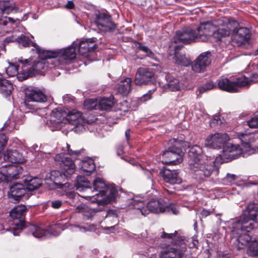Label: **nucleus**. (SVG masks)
<instances>
[{"label":"nucleus","instance_id":"1","mask_svg":"<svg viewBox=\"0 0 258 258\" xmlns=\"http://www.w3.org/2000/svg\"><path fill=\"white\" fill-rule=\"evenodd\" d=\"M91 183L85 176L80 175L77 177L75 184L77 190L81 192L87 191V193H89V191L92 193L96 192L94 195L83 194L81 195V197L85 199L89 198L91 203H97L99 205L107 204L109 202L103 197L105 196L108 187L104 181L99 177L95 179L93 182L94 190H91Z\"/></svg>","mask_w":258,"mask_h":258},{"label":"nucleus","instance_id":"2","mask_svg":"<svg viewBox=\"0 0 258 258\" xmlns=\"http://www.w3.org/2000/svg\"><path fill=\"white\" fill-rule=\"evenodd\" d=\"M161 237L168 239L173 246L163 248L159 253V258L183 257L187 249L186 241L184 236L179 235L178 232L175 231L173 233L163 232Z\"/></svg>","mask_w":258,"mask_h":258},{"label":"nucleus","instance_id":"3","mask_svg":"<svg viewBox=\"0 0 258 258\" xmlns=\"http://www.w3.org/2000/svg\"><path fill=\"white\" fill-rule=\"evenodd\" d=\"M202 152V149L198 145L192 146L188 151L189 168L196 178L200 179L209 177L213 170L212 166L206 163L201 154Z\"/></svg>","mask_w":258,"mask_h":258},{"label":"nucleus","instance_id":"4","mask_svg":"<svg viewBox=\"0 0 258 258\" xmlns=\"http://www.w3.org/2000/svg\"><path fill=\"white\" fill-rule=\"evenodd\" d=\"M258 208L253 203L249 204L239 219L233 223L232 234H238L239 232H250L254 227L257 216Z\"/></svg>","mask_w":258,"mask_h":258},{"label":"nucleus","instance_id":"5","mask_svg":"<svg viewBox=\"0 0 258 258\" xmlns=\"http://www.w3.org/2000/svg\"><path fill=\"white\" fill-rule=\"evenodd\" d=\"M258 80V74H253L250 77L245 76L238 78L236 81L232 82L226 78L221 77L217 81L218 87L221 90L230 93L238 91L240 87H244L250 85Z\"/></svg>","mask_w":258,"mask_h":258},{"label":"nucleus","instance_id":"6","mask_svg":"<svg viewBox=\"0 0 258 258\" xmlns=\"http://www.w3.org/2000/svg\"><path fill=\"white\" fill-rule=\"evenodd\" d=\"M170 142L171 144L174 143L175 145L164 152L162 154V158L164 160L163 162L166 164L176 165L182 161L183 153L178 146L182 144L183 142L175 139L170 140Z\"/></svg>","mask_w":258,"mask_h":258},{"label":"nucleus","instance_id":"7","mask_svg":"<svg viewBox=\"0 0 258 258\" xmlns=\"http://www.w3.org/2000/svg\"><path fill=\"white\" fill-rule=\"evenodd\" d=\"M147 210L149 212L159 213L167 212L176 215L178 213V210L176 205L170 204L167 205L161 199H154L150 201L147 204Z\"/></svg>","mask_w":258,"mask_h":258},{"label":"nucleus","instance_id":"8","mask_svg":"<svg viewBox=\"0 0 258 258\" xmlns=\"http://www.w3.org/2000/svg\"><path fill=\"white\" fill-rule=\"evenodd\" d=\"M22 168L14 165H6L1 167L0 170V181L9 182L13 179L19 178Z\"/></svg>","mask_w":258,"mask_h":258},{"label":"nucleus","instance_id":"9","mask_svg":"<svg viewBox=\"0 0 258 258\" xmlns=\"http://www.w3.org/2000/svg\"><path fill=\"white\" fill-rule=\"evenodd\" d=\"M25 228L28 232V234H31L36 238H41L46 234V231L41 227L35 225L26 224L24 221L20 220L15 224L14 228V235H16L17 231Z\"/></svg>","mask_w":258,"mask_h":258},{"label":"nucleus","instance_id":"10","mask_svg":"<svg viewBox=\"0 0 258 258\" xmlns=\"http://www.w3.org/2000/svg\"><path fill=\"white\" fill-rule=\"evenodd\" d=\"M215 29V25L210 22L201 23L197 28L198 32H196L197 40L202 42L209 41L211 37H213Z\"/></svg>","mask_w":258,"mask_h":258},{"label":"nucleus","instance_id":"11","mask_svg":"<svg viewBox=\"0 0 258 258\" xmlns=\"http://www.w3.org/2000/svg\"><path fill=\"white\" fill-rule=\"evenodd\" d=\"M211 56L212 54L210 51L202 53L192 62V70L198 73L204 72L206 68L211 62Z\"/></svg>","mask_w":258,"mask_h":258},{"label":"nucleus","instance_id":"12","mask_svg":"<svg viewBox=\"0 0 258 258\" xmlns=\"http://www.w3.org/2000/svg\"><path fill=\"white\" fill-rule=\"evenodd\" d=\"M229 140L225 133H216L209 136L205 141V146L212 149H220Z\"/></svg>","mask_w":258,"mask_h":258},{"label":"nucleus","instance_id":"13","mask_svg":"<svg viewBox=\"0 0 258 258\" xmlns=\"http://www.w3.org/2000/svg\"><path fill=\"white\" fill-rule=\"evenodd\" d=\"M196 31L190 28L183 29L176 32L173 38L175 43L188 44L197 40Z\"/></svg>","mask_w":258,"mask_h":258},{"label":"nucleus","instance_id":"14","mask_svg":"<svg viewBox=\"0 0 258 258\" xmlns=\"http://www.w3.org/2000/svg\"><path fill=\"white\" fill-rule=\"evenodd\" d=\"M154 73L149 68H139L136 74L135 83L136 85L148 84L154 80Z\"/></svg>","mask_w":258,"mask_h":258},{"label":"nucleus","instance_id":"15","mask_svg":"<svg viewBox=\"0 0 258 258\" xmlns=\"http://www.w3.org/2000/svg\"><path fill=\"white\" fill-rule=\"evenodd\" d=\"M61 154L55 156V160L60 161L59 165L62 172L67 177L73 174L75 171V165L73 160L68 157H64Z\"/></svg>","mask_w":258,"mask_h":258},{"label":"nucleus","instance_id":"16","mask_svg":"<svg viewBox=\"0 0 258 258\" xmlns=\"http://www.w3.org/2000/svg\"><path fill=\"white\" fill-rule=\"evenodd\" d=\"M95 23L101 31H108L115 29V25L112 22L111 17L104 13H99L96 16Z\"/></svg>","mask_w":258,"mask_h":258},{"label":"nucleus","instance_id":"17","mask_svg":"<svg viewBox=\"0 0 258 258\" xmlns=\"http://www.w3.org/2000/svg\"><path fill=\"white\" fill-rule=\"evenodd\" d=\"M164 180L171 184H179L181 182V179L179 177L177 170H170L165 168L160 172Z\"/></svg>","mask_w":258,"mask_h":258},{"label":"nucleus","instance_id":"18","mask_svg":"<svg viewBox=\"0 0 258 258\" xmlns=\"http://www.w3.org/2000/svg\"><path fill=\"white\" fill-rule=\"evenodd\" d=\"M25 193V189L23 184L17 183L11 186L8 196L12 202L16 203L20 200Z\"/></svg>","mask_w":258,"mask_h":258},{"label":"nucleus","instance_id":"19","mask_svg":"<svg viewBox=\"0 0 258 258\" xmlns=\"http://www.w3.org/2000/svg\"><path fill=\"white\" fill-rule=\"evenodd\" d=\"M47 101L46 96L42 91L39 90L32 89L26 93L25 104L28 105V102L33 101L37 102H45Z\"/></svg>","mask_w":258,"mask_h":258},{"label":"nucleus","instance_id":"20","mask_svg":"<svg viewBox=\"0 0 258 258\" xmlns=\"http://www.w3.org/2000/svg\"><path fill=\"white\" fill-rule=\"evenodd\" d=\"M250 37V31L245 27L239 28L233 35V39L238 45H241L245 42H247Z\"/></svg>","mask_w":258,"mask_h":258},{"label":"nucleus","instance_id":"21","mask_svg":"<svg viewBox=\"0 0 258 258\" xmlns=\"http://www.w3.org/2000/svg\"><path fill=\"white\" fill-rule=\"evenodd\" d=\"M75 47H77L79 53L82 55H85L88 52L96 49L97 46L95 41L92 39H88L80 41L78 45L75 44Z\"/></svg>","mask_w":258,"mask_h":258},{"label":"nucleus","instance_id":"22","mask_svg":"<svg viewBox=\"0 0 258 258\" xmlns=\"http://www.w3.org/2000/svg\"><path fill=\"white\" fill-rule=\"evenodd\" d=\"M4 158L13 163H22L25 161L22 154L16 150H8L4 154Z\"/></svg>","mask_w":258,"mask_h":258},{"label":"nucleus","instance_id":"23","mask_svg":"<svg viewBox=\"0 0 258 258\" xmlns=\"http://www.w3.org/2000/svg\"><path fill=\"white\" fill-rule=\"evenodd\" d=\"M130 208L135 210L136 214L140 213L143 216H146L149 214L147 206H146L143 201L133 199L130 200Z\"/></svg>","mask_w":258,"mask_h":258},{"label":"nucleus","instance_id":"24","mask_svg":"<svg viewBox=\"0 0 258 258\" xmlns=\"http://www.w3.org/2000/svg\"><path fill=\"white\" fill-rule=\"evenodd\" d=\"M239 235L233 243L234 246L238 250L244 248L253 238L247 234H241L239 232Z\"/></svg>","mask_w":258,"mask_h":258},{"label":"nucleus","instance_id":"25","mask_svg":"<svg viewBox=\"0 0 258 258\" xmlns=\"http://www.w3.org/2000/svg\"><path fill=\"white\" fill-rule=\"evenodd\" d=\"M0 11L2 14L8 15L17 12L18 8L12 1H3L0 2Z\"/></svg>","mask_w":258,"mask_h":258},{"label":"nucleus","instance_id":"26","mask_svg":"<svg viewBox=\"0 0 258 258\" xmlns=\"http://www.w3.org/2000/svg\"><path fill=\"white\" fill-rule=\"evenodd\" d=\"M76 48L75 47V43L73 45L63 50L57 51L59 52L58 56L65 60H72L76 58Z\"/></svg>","mask_w":258,"mask_h":258},{"label":"nucleus","instance_id":"27","mask_svg":"<svg viewBox=\"0 0 258 258\" xmlns=\"http://www.w3.org/2000/svg\"><path fill=\"white\" fill-rule=\"evenodd\" d=\"M32 46L35 47L39 54V57L44 60L51 58H56L58 56L59 52L55 51L43 50L40 48L36 43H32Z\"/></svg>","mask_w":258,"mask_h":258},{"label":"nucleus","instance_id":"28","mask_svg":"<svg viewBox=\"0 0 258 258\" xmlns=\"http://www.w3.org/2000/svg\"><path fill=\"white\" fill-rule=\"evenodd\" d=\"M223 152H228L230 154V156L236 158L243 153V149L238 145H233L228 143L225 146H224Z\"/></svg>","mask_w":258,"mask_h":258},{"label":"nucleus","instance_id":"29","mask_svg":"<svg viewBox=\"0 0 258 258\" xmlns=\"http://www.w3.org/2000/svg\"><path fill=\"white\" fill-rule=\"evenodd\" d=\"M67 116V112L62 108L53 109L50 114V120L55 123H60Z\"/></svg>","mask_w":258,"mask_h":258},{"label":"nucleus","instance_id":"30","mask_svg":"<svg viewBox=\"0 0 258 258\" xmlns=\"http://www.w3.org/2000/svg\"><path fill=\"white\" fill-rule=\"evenodd\" d=\"M118 92L123 95L128 94L131 89V80L129 78H125L120 81L117 85Z\"/></svg>","mask_w":258,"mask_h":258},{"label":"nucleus","instance_id":"31","mask_svg":"<svg viewBox=\"0 0 258 258\" xmlns=\"http://www.w3.org/2000/svg\"><path fill=\"white\" fill-rule=\"evenodd\" d=\"M13 86L7 80L0 78V92L5 96H10Z\"/></svg>","mask_w":258,"mask_h":258},{"label":"nucleus","instance_id":"32","mask_svg":"<svg viewBox=\"0 0 258 258\" xmlns=\"http://www.w3.org/2000/svg\"><path fill=\"white\" fill-rule=\"evenodd\" d=\"M25 182L26 188L29 191H33L37 189L42 184L41 179L37 177H27L25 179Z\"/></svg>","mask_w":258,"mask_h":258},{"label":"nucleus","instance_id":"33","mask_svg":"<svg viewBox=\"0 0 258 258\" xmlns=\"http://www.w3.org/2000/svg\"><path fill=\"white\" fill-rule=\"evenodd\" d=\"M224 22L225 24V26H223L225 31H228V35L230 34H232L233 35L237 30L238 26L239 25L237 21L234 20H229L228 19H225Z\"/></svg>","mask_w":258,"mask_h":258},{"label":"nucleus","instance_id":"34","mask_svg":"<svg viewBox=\"0 0 258 258\" xmlns=\"http://www.w3.org/2000/svg\"><path fill=\"white\" fill-rule=\"evenodd\" d=\"M247 253L250 256L258 257V239L253 238L247 247Z\"/></svg>","mask_w":258,"mask_h":258},{"label":"nucleus","instance_id":"35","mask_svg":"<svg viewBox=\"0 0 258 258\" xmlns=\"http://www.w3.org/2000/svg\"><path fill=\"white\" fill-rule=\"evenodd\" d=\"M113 97L103 98L99 102L98 107L101 110L110 109L114 105Z\"/></svg>","mask_w":258,"mask_h":258},{"label":"nucleus","instance_id":"36","mask_svg":"<svg viewBox=\"0 0 258 258\" xmlns=\"http://www.w3.org/2000/svg\"><path fill=\"white\" fill-rule=\"evenodd\" d=\"M26 208L24 205H19L13 208L10 212V216L13 219H19L25 212Z\"/></svg>","mask_w":258,"mask_h":258},{"label":"nucleus","instance_id":"37","mask_svg":"<svg viewBox=\"0 0 258 258\" xmlns=\"http://www.w3.org/2000/svg\"><path fill=\"white\" fill-rule=\"evenodd\" d=\"M81 115L82 113L80 111L73 110L67 112L66 119L69 122L74 124L81 117Z\"/></svg>","mask_w":258,"mask_h":258},{"label":"nucleus","instance_id":"38","mask_svg":"<svg viewBox=\"0 0 258 258\" xmlns=\"http://www.w3.org/2000/svg\"><path fill=\"white\" fill-rule=\"evenodd\" d=\"M174 57L175 62L177 64L187 67L189 66L191 63V60L188 58L186 57L184 54L176 53Z\"/></svg>","mask_w":258,"mask_h":258},{"label":"nucleus","instance_id":"39","mask_svg":"<svg viewBox=\"0 0 258 258\" xmlns=\"http://www.w3.org/2000/svg\"><path fill=\"white\" fill-rule=\"evenodd\" d=\"M77 211L82 213L83 216L86 219H89L92 217L94 213V211L89 208L86 205H81L77 208Z\"/></svg>","mask_w":258,"mask_h":258},{"label":"nucleus","instance_id":"40","mask_svg":"<svg viewBox=\"0 0 258 258\" xmlns=\"http://www.w3.org/2000/svg\"><path fill=\"white\" fill-rule=\"evenodd\" d=\"M81 169L87 172H91L95 170V165L92 160L84 161L81 162Z\"/></svg>","mask_w":258,"mask_h":258},{"label":"nucleus","instance_id":"41","mask_svg":"<svg viewBox=\"0 0 258 258\" xmlns=\"http://www.w3.org/2000/svg\"><path fill=\"white\" fill-rule=\"evenodd\" d=\"M228 36V31H225L224 28H220L217 29L215 26V29L213 34V37L216 39V41H219L222 37Z\"/></svg>","mask_w":258,"mask_h":258},{"label":"nucleus","instance_id":"42","mask_svg":"<svg viewBox=\"0 0 258 258\" xmlns=\"http://www.w3.org/2000/svg\"><path fill=\"white\" fill-rule=\"evenodd\" d=\"M46 67L45 61L41 60L34 62L31 69L34 72L35 74H39L42 70H44Z\"/></svg>","mask_w":258,"mask_h":258},{"label":"nucleus","instance_id":"43","mask_svg":"<svg viewBox=\"0 0 258 258\" xmlns=\"http://www.w3.org/2000/svg\"><path fill=\"white\" fill-rule=\"evenodd\" d=\"M167 87L172 91H178L180 89V84L178 80L173 78L168 81Z\"/></svg>","mask_w":258,"mask_h":258},{"label":"nucleus","instance_id":"44","mask_svg":"<svg viewBox=\"0 0 258 258\" xmlns=\"http://www.w3.org/2000/svg\"><path fill=\"white\" fill-rule=\"evenodd\" d=\"M17 41L19 44H21L24 47L32 46V43H35L31 41L27 37L23 35H21L17 38Z\"/></svg>","mask_w":258,"mask_h":258},{"label":"nucleus","instance_id":"45","mask_svg":"<svg viewBox=\"0 0 258 258\" xmlns=\"http://www.w3.org/2000/svg\"><path fill=\"white\" fill-rule=\"evenodd\" d=\"M97 101L96 99H88L84 101V106L85 108L88 110L94 109L97 105Z\"/></svg>","mask_w":258,"mask_h":258},{"label":"nucleus","instance_id":"46","mask_svg":"<svg viewBox=\"0 0 258 258\" xmlns=\"http://www.w3.org/2000/svg\"><path fill=\"white\" fill-rule=\"evenodd\" d=\"M6 73L10 77H13L18 73V66L14 63H10L6 69Z\"/></svg>","mask_w":258,"mask_h":258},{"label":"nucleus","instance_id":"47","mask_svg":"<svg viewBox=\"0 0 258 258\" xmlns=\"http://www.w3.org/2000/svg\"><path fill=\"white\" fill-rule=\"evenodd\" d=\"M216 87V84L213 82H209L203 85L199 88L200 93L203 94L207 91L210 90Z\"/></svg>","mask_w":258,"mask_h":258},{"label":"nucleus","instance_id":"48","mask_svg":"<svg viewBox=\"0 0 258 258\" xmlns=\"http://www.w3.org/2000/svg\"><path fill=\"white\" fill-rule=\"evenodd\" d=\"M137 47L140 50L145 52L148 56L152 57L154 54L153 52L147 46L144 45L141 42L138 43Z\"/></svg>","mask_w":258,"mask_h":258},{"label":"nucleus","instance_id":"49","mask_svg":"<svg viewBox=\"0 0 258 258\" xmlns=\"http://www.w3.org/2000/svg\"><path fill=\"white\" fill-rule=\"evenodd\" d=\"M247 124L250 127L256 128L258 127V115H255L247 121Z\"/></svg>","mask_w":258,"mask_h":258},{"label":"nucleus","instance_id":"50","mask_svg":"<svg viewBox=\"0 0 258 258\" xmlns=\"http://www.w3.org/2000/svg\"><path fill=\"white\" fill-rule=\"evenodd\" d=\"M3 128L6 129L8 131L11 132L16 128V125L14 121L11 120H7L4 124Z\"/></svg>","mask_w":258,"mask_h":258},{"label":"nucleus","instance_id":"51","mask_svg":"<svg viewBox=\"0 0 258 258\" xmlns=\"http://www.w3.org/2000/svg\"><path fill=\"white\" fill-rule=\"evenodd\" d=\"M8 138L5 134L0 135V150H3L7 144Z\"/></svg>","mask_w":258,"mask_h":258},{"label":"nucleus","instance_id":"52","mask_svg":"<svg viewBox=\"0 0 258 258\" xmlns=\"http://www.w3.org/2000/svg\"><path fill=\"white\" fill-rule=\"evenodd\" d=\"M237 175L233 174L227 173L225 177V180L228 182L232 183L236 179H237Z\"/></svg>","mask_w":258,"mask_h":258},{"label":"nucleus","instance_id":"53","mask_svg":"<svg viewBox=\"0 0 258 258\" xmlns=\"http://www.w3.org/2000/svg\"><path fill=\"white\" fill-rule=\"evenodd\" d=\"M152 97V93L151 91H149L147 93L144 95L142 97L140 98V102H144L150 99Z\"/></svg>","mask_w":258,"mask_h":258},{"label":"nucleus","instance_id":"54","mask_svg":"<svg viewBox=\"0 0 258 258\" xmlns=\"http://www.w3.org/2000/svg\"><path fill=\"white\" fill-rule=\"evenodd\" d=\"M67 147L68 154L71 156H78L81 152V150L73 151L69 145H67Z\"/></svg>","mask_w":258,"mask_h":258},{"label":"nucleus","instance_id":"55","mask_svg":"<svg viewBox=\"0 0 258 258\" xmlns=\"http://www.w3.org/2000/svg\"><path fill=\"white\" fill-rule=\"evenodd\" d=\"M51 207L54 209H58L62 205V202L59 200L53 201L51 202Z\"/></svg>","mask_w":258,"mask_h":258},{"label":"nucleus","instance_id":"56","mask_svg":"<svg viewBox=\"0 0 258 258\" xmlns=\"http://www.w3.org/2000/svg\"><path fill=\"white\" fill-rule=\"evenodd\" d=\"M213 212V211H208L206 209H203L200 212L201 218H205L207 217L208 216L210 215Z\"/></svg>","mask_w":258,"mask_h":258},{"label":"nucleus","instance_id":"57","mask_svg":"<svg viewBox=\"0 0 258 258\" xmlns=\"http://www.w3.org/2000/svg\"><path fill=\"white\" fill-rule=\"evenodd\" d=\"M249 135L245 134H241V138L240 140L241 142H244L245 143L246 146L249 147V144L248 143V141L249 140Z\"/></svg>","mask_w":258,"mask_h":258},{"label":"nucleus","instance_id":"58","mask_svg":"<svg viewBox=\"0 0 258 258\" xmlns=\"http://www.w3.org/2000/svg\"><path fill=\"white\" fill-rule=\"evenodd\" d=\"M213 123L217 124L222 123L221 119L219 116H215L213 119Z\"/></svg>","mask_w":258,"mask_h":258},{"label":"nucleus","instance_id":"59","mask_svg":"<svg viewBox=\"0 0 258 258\" xmlns=\"http://www.w3.org/2000/svg\"><path fill=\"white\" fill-rule=\"evenodd\" d=\"M74 7H75V5H74L73 2L72 1H69L68 2V3L67 4V5H66V7L67 9H73L74 8Z\"/></svg>","mask_w":258,"mask_h":258},{"label":"nucleus","instance_id":"60","mask_svg":"<svg viewBox=\"0 0 258 258\" xmlns=\"http://www.w3.org/2000/svg\"><path fill=\"white\" fill-rule=\"evenodd\" d=\"M56 186L57 188L64 189L66 187H68V185L67 183H65L64 184L61 183H56Z\"/></svg>","mask_w":258,"mask_h":258},{"label":"nucleus","instance_id":"61","mask_svg":"<svg viewBox=\"0 0 258 258\" xmlns=\"http://www.w3.org/2000/svg\"><path fill=\"white\" fill-rule=\"evenodd\" d=\"M130 130H127L125 133V136L127 141H129L130 139Z\"/></svg>","mask_w":258,"mask_h":258},{"label":"nucleus","instance_id":"62","mask_svg":"<svg viewBox=\"0 0 258 258\" xmlns=\"http://www.w3.org/2000/svg\"><path fill=\"white\" fill-rule=\"evenodd\" d=\"M6 18L8 22H9L12 24H14L16 22V20L11 17H6Z\"/></svg>","mask_w":258,"mask_h":258},{"label":"nucleus","instance_id":"63","mask_svg":"<svg viewBox=\"0 0 258 258\" xmlns=\"http://www.w3.org/2000/svg\"><path fill=\"white\" fill-rule=\"evenodd\" d=\"M192 246H191V247H195V246H196L198 244V240H192Z\"/></svg>","mask_w":258,"mask_h":258},{"label":"nucleus","instance_id":"64","mask_svg":"<svg viewBox=\"0 0 258 258\" xmlns=\"http://www.w3.org/2000/svg\"><path fill=\"white\" fill-rule=\"evenodd\" d=\"M115 226H111V227H105L104 229L105 230H108V229H111V230H114L115 229Z\"/></svg>","mask_w":258,"mask_h":258}]
</instances>
